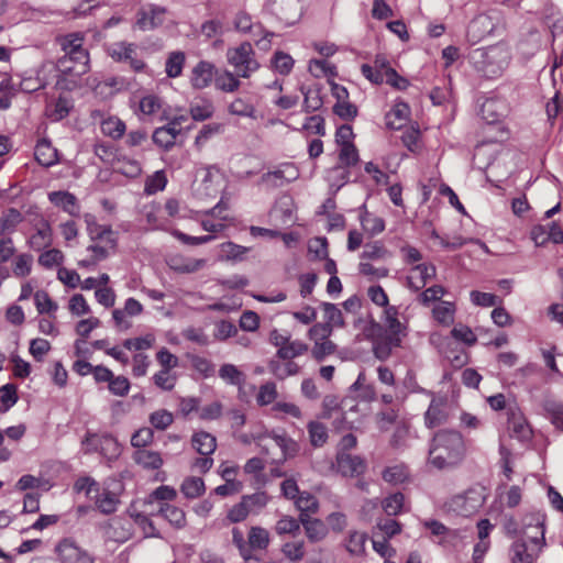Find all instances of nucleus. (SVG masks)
I'll list each match as a JSON object with an SVG mask.
<instances>
[{"label": "nucleus", "instance_id": "nucleus-49", "mask_svg": "<svg viewBox=\"0 0 563 563\" xmlns=\"http://www.w3.org/2000/svg\"><path fill=\"white\" fill-rule=\"evenodd\" d=\"M408 470L402 464L388 466L383 471V479L389 484H402L408 478Z\"/></svg>", "mask_w": 563, "mask_h": 563}, {"label": "nucleus", "instance_id": "nucleus-27", "mask_svg": "<svg viewBox=\"0 0 563 563\" xmlns=\"http://www.w3.org/2000/svg\"><path fill=\"white\" fill-rule=\"evenodd\" d=\"M133 460L145 470H158L163 465V459L156 451L141 449L135 451Z\"/></svg>", "mask_w": 563, "mask_h": 563}, {"label": "nucleus", "instance_id": "nucleus-13", "mask_svg": "<svg viewBox=\"0 0 563 563\" xmlns=\"http://www.w3.org/2000/svg\"><path fill=\"white\" fill-rule=\"evenodd\" d=\"M507 416L508 430L510 431L511 437L521 441L528 440L531 437V429L520 410L516 407H509L507 409Z\"/></svg>", "mask_w": 563, "mask_h": 563}, {"label": "nucleus", "instance_id": "nucleus-28", "mask_svg": "<svg viewBox=\"0 0 563 563\" xmlns=\"http://www.w3.org/2000/svg\"><path fill=\"white\" fill-rule=\"evenodd\" d=\"M360 222L362 229L369 235H377L385 230V221L383 218L368 212L365 207L360 213Z\"/></svg>", "mask_w": 563, "mask_h": 563}, {"label": "nucleus", "instance_id": "nucleus-33", "mask_svg": "<svg viewBox=\"0 0 563 563\" xmlns=\"http://www.w3.org/2000/svg\"><path fill=\"white\" fill-rule=\"evenodd\" d=\"M158 514L176 528H181L186 523L184 510L167 503L159 505Z\"/></svg>", "mask_w": 563, "mask_h": 563}, {"label": "nucleus", "instance_id": "nucleus-48", "mask_svg": "<svg viewBox=\"0 0 563 563\" xmlns=\"http://www.w3.org/2000/svg\"><path fill=\"white\" fill-rule=\"evenodd\" d=\"M176 139L177 135H175V131L166 125L157 128L153 133V142L164 150L173 147Z\"/></svg>", "mask_w": 563, "mask_h": 563}, {"label": "nucleus", "instance_id": "nucleus-64", "mask_svg": "<svg viewBox=\"0 0 563 563\" xmlns=\"http://www.w3.org/2000/svg\"><path fill=\"white\" fill-rule=\"evenodd\" d=\"M300 521L295 519L294 517L284 516L280 518L275 526V530L277 534H291L295 536L300 530Z\"/></svg>", "mask_w": 563, "mask_h": 563}, {"label": "nucleus", "instance_id": "nucleus-46", "mask_svg": "<svg viewBox=\"0 0 563 563\" xmlns=\"http://www.w3.org/2000/svg\"><path fill=\"white\" fill-rule=\"evenodd\" d=\"M64 55H76L77 52L87 51L84 48V37L79 33L67 34L59 41Z\"/></svg>", "mask_w": 563, "mask_h": 563}, {"label": "nucleus", "instance_id": "nucleus-1", "mask_svg": "<svg viewBox=\"0 0 563 563\" xmlns=\"http://www.w3.org/2000/svg\"><path fill=\"white\" fill-rule=\"evenodd\" d=\"M465 444L463 437L455 430H440L434 433L429 446V463L444 470L457 465L464 457Z\"/></svg>", "mask_w": 563, "mask_h": 563}, {"label": "nucleus", "instance_id": "nucleus-63", "mask_svg": "<svg viewBox=\"0 0 563 563\" xmlns=\"http://www.w3.org/2000/svg\"><path fill=\"white\" fill-rule=\"evenodd\" d=\"M308 68L310 74L317 78L335 75V67L325 59H311Z\"/></svg>", "mask_w": 563, "mask_h": 563}, {"label": "nucleus", "instance_id": "nucleus-61", "mask_svg": "<svg viewBox=\"0 0 563 563\" xmlns=\"http://www.w3.org/2000/svg\"><path fill=\"white\" fill-rule=\"evenodd\" d=\"M18 401L16 386L13 384H5L0 387V404L1 411H8Z\"/></svg>", "mask_w": 563, "mask_h": 563}, {"label": "nucleus", "instance_id": "nucleus-47", "mask_svg": "<svg viewBox=\"0 0 563 563\" xmlns=\"http://www.w3.org/2000/svg\"><path fill=\"white\" fill-rule=\"evenodd\" d=\"M70 107L66 98L59 97L53 103L47 104L46 115L52 121H60L69 113Z\"/></svg>", "mask_w": 563, "mask_h": 563}, {"label": "nucleus", "instance_id": "nucleus-19", "mask_svg": "<svg viewBox=\"0 0 563 563\" xmlns=\"http://www.w3.org/2000/svg\"><path fill=\"white\" fill-rule=\"evenodd\" d=\"M168 265L177 273L192 274L202 269L207 265V260L176 255L169 260Z\"/></svg>", "mask_w": 563, "mask_h": 563}, {"label": "nucleus", "instance_id": "nucleus-35", "mask_svg": "<svg viewBox=\"0 0 563 563\" xmlns=\"http://www.w3.org/2000/svg\"><path fill=\"white\" fill-rule=\"evenodd\" d=\"M295 505L300 511V519L302 517H310L311 514H316L319 508L318 499L310 493L303 492L298 495L295 499Z\"/></svg>", "mask_w": 563, "mask_h": 563}, {"label": "nucleus", "instance_id": "nucleus-24", "mask_svg": "<svg viewBox=\"0 0 563 563\" xmlns=\"http://www.w3.org/2000/svg\"><path fill=\"white\" fill-rule=\"evenodd\" d=\"M52 228L47 221H42L29 239V244L34 251H41L52 244Z\"/></svg>", "mask_w": 563, "mask_h": 563}, {"label": "nucleus", "instance_id": "nucleus-51", "mask_svg": "<svg viewBox=\"0 0 563 563\" xmlns=\"http://www.w3.org/2000/svg\"><path fill=\"white\" fill-rule=\"evenodd\" d=\"M455 306L450 301H441L433 308V317L441 324L449 325L454 320Z\"/></svg>", "mask_w": 563, "mask_h": 563}, {"label": "nucleus", "instance_id": "nucleus-9", "mask_svg": "<svg viewBox=\"0 0 563 563\" xmlns=\"http://www.w3.org/2000/svg\"><path fill=\"white\" fill-rule=\"evenodd\" d=\"M298 177L299 172L296 166L291 163H284L276 169L263 174L261 183L273 188H278L296 180Z\"/></svg>", "mask_w": 563, "mask_h": 563}, {"label": "nucleus", "instance_id": "nucleus-36", "mask_svg": "<svg viewBox=\"0 0 563 563\" xmlns=\"http://www.w3.org/2000/svg\"><path fill=\"white\" fill-rule=\"evenodd\" d=\"M493 30L490 19L481 14L473 19L468 25L467 33L474 41H479L484 34Z\"/></svg>", "mask_w": 563, "mask_h": 563}, {"label": "nucleus", "instance_id": "nucleus-7", "mask_svg": "<svg viewBox=\"0 0 563 563\" xmlns=\"http://www.w3.org/2000/svg\"><path fill=\"white\" fill-rule=\"evenodd\" d=\"M55 552L60 563H95L93 558L71 538L60 540Z\"/></svg>", "mask_w": 563, "mask_h": 563}, {"label": "nucleus", "instance_id": "nucleus-18", "mask_svg": "<svg viewBox=\"0 0 563 563\" xmlns=\"http://www.w3.org/2000/svg\"><path fill=\"white\" fill-rule=\"evenodd\" d=\"M241 79L243 78L238 76L233 70L223 69L221 71H216L213 82L217 90L225 93H233L240 89Z\"/></svg>", "mask_w": 563, "mask_h": 563}, {"label": "nucleus", "instance_id": "nucleus-21", "mask_svg": "<svg viewBox=\"0 0 563 563\" xmlns=\"http://www.w3.org/2000/svg\"><path fill=\"white\" fill-rule=\"evenodd\" d=\"M34 156L37 163L44 167H51L58 162L57 150L46 139L36 143Z\"/></svg>", "mask_w": 563, "mask_h": 563}, {"label": "nucleus", "instance_id": "nucleus-56", "mask_svg": "<svg viewBox=\"0 0 563 563\" xmlns=\"http://www.w3.org/2000/svg\"><path fill=\"white\" fill-rule=\"evenodd\" d=\"M277 396L278 393L276 384L274 382H267L260 386L256 395V402L261 407L268 406L271 404H275Z\"/></svg>", "mask_w": 563, "mask_h": 563}, {"label": "nucleus", "instance_id": "nucleus-38", "mask_svg": "<svg viewBox=\"0 0 563 563\" xmlns=\"http://www.w3.org/2000/svg\"><path fill=\"white\" fill-rule=\"evenodd\" d=\"M401 339L397 336H386L383 340L376 341L373 346L374 355L380 360H387L394 347L400 346Z\"/></svg>", "mask_w": 563, "mask_h": 563}, {"label": "nucleus", "instance_id": "nucleus-54", "mask_svg": "<svg viewBox=\"0 0 563 563\" xmlns=\"http://www.w3.org/2000/svg\"><path fill=\"white\" fill-rule=\"evenodd\" d=\"M241 500L244 503L250 514H258L268 503V496L264 492H257L251 495H244Z\"/></svg>", "mask_w": 563, "mask_h": 563}, {"label": "nucleus", "instance_id": "nucleus-12", "mask_svg": "<svg viewBox=\"0 0 563 563\" xmlns=\"http://www.w3.org/2000/svg\"><path fill=\"white\" fill-rule=\"evenodd\" d=\"M446 399L444 397H432L428 410L424 413V424L432 429L448 421Z\"/></svg>", "mask_w": 563, "mask_h": 563}, {"label": "nucleus", "instance_id": "nucleus-40", "mask_svg": "<svg viewBox=\"0 0 563 563\" xmlns=\"http://www.w3.org/2000/svg\"><path fill=\"white\" fill-rule=\"evenodd\" d=\"M250 553L253 550H264L268 547L269 534L268 531L262 527H252L249 532Z\"/></svg>", "mask_w": 563, "mask_h": 563}, {"label": "nucleus", "instance_id": "nucleus-41", "mask_svg": "<svg viewBox=\"0 0 563 563\" xmlns=\"http://www.w3.org/2000/svg\"><path fill=\"white\" fill-rule=\"evenodd\" d=\"M189 112L195 121H205L213 115L214 107L210 100L201 99L190 104Z\"/></svg>", "mask_w": 563, "mask_h": 563}, {"label": "nucleus", "instance_id": "nucleus-55", "mask_svg": "<svg viewBox=\"0 0 563 563\" xmlns=\"http://www.w3.org/2000/svg\"><path fill=\"white\" fill-rule=\"evenodd\" d=\"M167 185V177L164 170H156L145 180L144 192L146 195H154L165 189Z\"/></svg>", "mask_w": 563, "mask_h": 563}, {"label": "nucleus", "instance_id": "nucleus-31", "mask_svg": "<svg viewBox=\"0 0 563 563\" xmlns=\"http://www.w3.org/2000/svg\"><path fill=\"white\" fill-rule=\"evenodd\" d=\"M186 62V55L181 51L170 52L165 62V73L168 78H177L181 75Z\"/></svg>", "mask_w": 563, "mask_h": 563}, {"label": "nucleus", "instance_id": "nucleus-42", "mask_svg": "<svg viewBox=\"0 0 563 563\" xmlns=\"http://www.w3.org/2000/svg\"><path fill=\"white\" fill-rule=\"evenodd\" d=\"M271 64L276 73L285 76L292 70L295 60L289 54L277 51L272 56Z\"/></svg>", "mask_w": 563, "mask_h": 563}, {"label": "nucleus", "instance_id": "nucleus-4", "mask_svg": "<svg viewBox=\"0 0 563 563\" xmlns=\"http://www.w3.org/2000/svg\"><path fill=\"white\" fill-rule=\"evenodd\" d=\"M82 449L86 454L98 452L107 461L111 462L121 454V446L117 439L111 434L88 432L82 440Z\"/></svg>", "mask_w": 563, "mask_h": 563}, {"label": "nucleus", "instance_id": "nucleus-34", "mask_svg": "<svg viewBox=\"0 0 563 563\" xmlns=\"http://www.w3.org/2000/svg\"><path fill=\"white\" fill-rule=\"evenodd\" d=\"M228 111L232 115L242 118H256V109L254 104L246 98L238 97L228 107Z\"/></svg>", "mask_w": 563, "mask_h": 563}, {"label": "nucleus", "instance_id": "nucleus-17", "mask_svg": "<svg viewBox=\"0 0 563 563\" xmlns=\"http://www.w3.org/2000/svg\"><path fill=\"white\" fill-rule=\"evenodd\" d=\"M165 9L161 7H152L148 10L142 9L137 12L135 26L141 31H148L157 27L163 23Z\"/></svg>", "mask_w": 563, "mask_h": 563}, {"label": "nucleus", "instance_id": "nucleus-62", "mask_svg": "<svg viewBox=\"0 0 563 563\" xmlns=\"http://www.w3.org/2000/svg\"><path fill=\"white\" fill-rule=\"evenodd\" d=\"M150 423L157 430H166L174 421L173 413L166 409H161L150 415Z\"/></svg>", "mask_w": 563, "mask_h": 563}, {"label": "nucleus", "instance_id": "nucleus-15", "mask_svg": "<svg viewBox=\"0 0 563 563\" xmlns=\"http://www.w3.org/2000/svg\"><path fill=\"white\" fill-rule=\"evenodd\" d=\"M87 223V231L92 241L100 240L106 242L110 247H114L117 244V238L111 227L100 225L96 222V219L91 214L85 216Z\"/></svg>", "mask_w": 563, "mask_h": 563}, {"label": "nucleus", "instance_id": "nucleus-25", "mask_svg": "<svg viewBox=\"0 0 563 563\" xmlns=\"http://www.w3.org/2000/svg\"><path fill=\"white\" fill-rule=\"evenodd\" d=\"M192 448L201 455H211L217 449V440L211 433L199 431L191 438Z\"/></svg>", "mask_w": 563, "mask_h": 563}, {"label": "nucleus", "instance_id": "nucleus-43", "mask_svg": "<svg viewBox=\"0 0 563 563\" xmlns=\"http://www.w3.org/2000/svg\"><path fill=\"white\" fill-rule=\"evenodd\" d=\"M308 351V345L299 340H290L285 346L277 350V356L285 361H292V358L305 354Z\"/></svg>", "mask_w": 563, "mask_h": 563}, {"label": "nucleus", "instance_id": "nucleus-44", "mask_svg": "<svg viewBox=\"0 0 563 563\" xmlns=\"http://www.w3.org/2000/svg\"><path fill=\"white\" fill-rule=\"evenodd\" d=\"M542 406L551 422L563 432V404L547 399Z\"/></svg>", "mask_w": 563, "mask_h": 563}, {"label": "nucleus", "instance_id": "nucleus-14", "mask_svg": "<svg viewBox=\"0 0 563 563\" xmlns=\"http://www.w3.org/2000/svg\"><path fill=\"white\" fill-rule=\"evenodd\" d=\"M48 200L55 207L60 208L64 212L71 217H78L80 213V206L77 197L65 190L52 191L48 194Z\"/></svg>", "mask_w": 563, "mask_h": 563}, {"label": "nucleus", "instance_id": "nucleus-26", "mask_svg": "<svg viewBox=\"0 0 563 563\" xmlns=\"http://www.w3.org/2000/svg\"><path fill=\"white\" fill-rule=\"evenodd\" d=\"M103 135L117 141L123 137L126 131L125 123L115 115L104 118L100 123Z\"/></svg>", "mask_w": 563, "mask_h": 563}, {"label": "nucleus", "instance_id": "nucleus-6", "mask_svg": "<svg viewBox=\"0 0 563 563\" xmlns=\"http://www.w3.org/2000/svg\"><path fill=\"white\" fill-rule=\"evenodd\" d=\"M108 55L118 63H124L136 73L143 71L146 67L144 60L137 54V45L125 41L115 42L108 46Z\"/></svg>", "mask_w": 563, "mask_h": 563}, {"label": "nucleus", "instance_id": "nucleus-57", "mask_svg": "<svg viewBox=\"0 0 563 563\" xmlns=\"http://www.w3.org/2000/svg\"><path fill=\"white\" fill-rule=\"evenodd\" d=\"M34 302L38 313H48L53 318H55L54 313L58 309V306L55 301L51 299L46 291H36L34 294Z\"/></svg>", "mask_w": 563, "mask_h": 563}, {"label": "nucleus", "instance_id": "nucleus-2", "mask_svg": "<svg viewBox=\"0 0 563 563\" xmlns=\"http://www.w3.org/2000/svg\"><path fill=\"white\" fill-rule=\"evenodd\" d=\"M531 523L536 533L526 532V538L516 539L509 549L511 563H536L543 548L545 547V531L543 529V519L534 517Z\"/></svg>", "mask_w": 563, "mask_h": 563}, {"label": "nucleus", "instance_id": "nucleus-58", "mask_svg": "<svg viewBox=\"0 0 563 563\" xmlns=\"http://www.w3.org/2000/svg\"><path fill=\"white\" fill-rule=\"evenodd\" d=\"M268 437L275 442L276 446L280 449L284 460L296 454L298 445L286 434L272 433L268 434Z\"/></svg>", "mask_w": 563, "mask_h": 563}, {"label": "nucleus", "instance_id": "nucleus-29", "mask_svg": "<svg viewBox=\"0 0 563 563\" xmlns=\"http://www.w3.org/2000/svg\"><path fill=\"white\" fill-rule=\"evenodd\" d=\"M91 498H95L97 508L103 514L109 515L117 510L119 499L117 495L109 489H99Z\"/></svg>", "mask_w": 563, "mask_h": 563}, {"label": "nucleus", "instance_id": "nucleus-45", "mask_svg": "<svg viewBox=\"0 0 563 563\" xmlns=\"http://www.w3.org/2000/svg\"><path fill=\"white\" fill-rule=\"evenodd\" d=\"M60 74L57 63L44 62L35 71L36 78L41 79L40 84L44 89L51 81Z\"/></svg>", "mask_w": 563, "mask_h": 563}, {"label": "nucleus", "instance_id": "nucleus-16", "mask_svg": "<svg viewBox=\"0 0 563 563\" xmlns=\"http://www.w3.org/2000/svg\"><path fill=\"white\" fill-rule=\"evenodd\" d=\"M391 66L384 56H376L373 65L363 64L361 66L362 75L374 85H382L385 75Z\"/></svg>", "mask_w": 563, "mask_h": 563}, {"label": "nucleus", "instance_id": "nucleus-52", "mask_svg": "<svg viewBox=\"0 0 563 563\" xmlns=\"http://www.w3.org/2000/svg\"><path fill=\"white\" fill-rule=\"evenodd\" d=\"M405 506V496L401 493H395L382 501V507L387 516H397L399 515Z\"/></svg>", "mask_w": 563, "mask_h": 563}, {"label": "nucleus", "instance_id": "nucleus-50", "mask_svg": "<svg viewBox=\"0 0 563 563\" xmlns=\"http://www.w3.org/2000/svg\"><path fill=\"white\" fill-rule=\"evenodd\" d=\"M308 433L310 443L314 448L322 446L328 440V429L327 427L318 421H311L308 423Z\"/></svg>", "mask_w": 563, "mask_h": 563}, {"label": "nucleus", "instance_id": "nucleus-3", "mask_svg": "<svg viewBox=\"0 0 563 563\" xmlns=\"http://www.w3.org/2000/svg\"><path fill=\"white\" fill-rule=\"evenodd\" d=\"M225 57L233 71L243 79L252 77L261 67L256 53L250 42H243L235 47L228 48Z\"/></svg>", "mask_w": 563, "mask_h": 563}, {"label": "nucleus", "instance_id": "nucleus-5", "mask_svg": "<svg viewBox=\"0 0 563 563\" xmlns=\"http://www.w3.org/2000/svg\"><path fill=\"white\" fill-rule=\"evenodd\" d=\"M485 500L486 496L483 489L471 488L464 494L452 497L449 501V509L456 515L470 517L483 507Z\"/></svg>", "mask_w": 563, "mask_h": 563}, {"label": "nucleus", "instance_id": "nucleus-37", "mask_svg": "<svg viewBox=\"0 0 563 563\" xmlns=\"http://www.w3.org/2000/svg\"><path fill=\"white\" fill-rule=\"evenodd\" d=\"M268 367L271 373L279 380H284L289 376L297 375L300 372L299 365L294 361H287L286 363L272 361L269 362Z\"/></svg>", "mask_w": 563, "mask_h": 563}, {"label": "nucleus", "instance_id": "nucleus-20", "mask_svg": "<svg viewBox=\"0 0 563 563\" xmlns=\"http://www.w3.org/2000/svg\"><path fill=\"white\" fill-rule=\"evenodd\" d=\"M410 109L406 102H396L386 113L385 123L390 130H400L409 119Z\"/></svg>", "mask_w": 563, "mask_h": 563}, {"label": "nucleus", "instance_id": "nucleus-60", "mask_svg": "<svg viewBox=\"0 0 563 563\" xmlns=\"http://www.w3.org/2000/svg\"><path fill=\"white\" fill-rule=\"evenodd\" d=\"M32 264V255L26 253L18 255L12 263L13 275L19 278L27 276L31 273Z\"/></svg>", "mask_w": 563, "mask_h": 563}, {"label": "nucleus", "instance_id": "nucleus-39", "mask_svg": "<svg viewBox=\"0 0 563 563\" xmlns=\"http://www.w3.org/2000/svg\"><path fill=\"white\" fill-rule=\"evenodd\" d=\"M219 377L224 380L227 384L241 386L245 382V375L241 372L238 366L233 364H223L219 369Z\"/></svg>", "mask_w": 563, "mask_h": 563}, {"label": "nucleus", "instance_id": "nucleus-59", "mask_svg": "<svg viewBox=\"0 0 563 563\" xmlns=\"http://www.w3.org/2000/svg\"><path fill=\"white\" fill-rule=\"evenodd\" d=\"M180 490L187 498H197L203 494L205 483L200 477H188L183 482Z\"/></svg>", "mask_w": 563, "mask_h": 563}, {"label": "nucleus", "instance_id": "nucleus-8", "mask_svg": "<svg viewBox=\"0 0 563 563\" xmlns=\"http://www.w3.org/2000/svg\"><path fill=\"white\" fill-rule=\"evenodd\" d=\"M57 65L62 75L79 78L89 70L88 51L77 52L76 55H63L58 58Z\"/></svg>", "mask_w": 563, "mask_h": 563}, {"label": "nucleus", "instance_id": "nucleus-23", "mask_svg": "<svg viewBox=\"0 0 563 563\" xmlns=\"http://www.w3.org/2000/svg\"><path fill=\"white\" fill-rule=\"evenodd\" d=\"M435 276V267L432 264H417L411 269V274L408 277V283L410 287L416 290L424 287L427 282Z\"/></svg>", "mask_w": 563, "mask_h": 563}, {"label": "nucleus", "instance_id": "nucleus-30", "mask_svg": "<svg viewBox=\"0 0 563 563\" xmlns=\"http://www.w3.org/2000/svg\"><path fill=\"white\" fill-rule=\"evenodd\" d=\"M305 528L308 539L312 542L322 540L327 536V527L320 519H311L310 517H302L300 519Z\"/></svg>", "mask_w": 563, "mask_h": 563}, {"label": "nucleus", "instance_id": "nucleus-53", "mask_svg": "<svg viewBox=\"0 0 563 563\" xmlns=\"http://www.w3.org/2000/svg\"><path fill=\"white\" fill-rule=\"evenodd\" d=\"M321 307L323 310L325 324H329L332 329L343 327L344 320L342 311L334 303L322 302Z\"/></svg>", "mask_w": 563, "mask_h": 563}, {"label": "nucleus", "instance_id": "nucleus-10", "mask_svg": "<svg viewBox=\"0 0 563 563\" xmlns=\"http://www.w3.org/2000/svg\"><path fill=\"white\" fill-rule=\"evenodd\" d=\"M338 473L345 477H356L365 473L367 464L360 455L338 452L335 457Z\"/></svg>", "mask_w": 563, "mask_h": 563}, {"label": "nucleus", "instance_id": "nucleus-22", "mask_svg": "<svg viewBox=\"0 0 563 563\" xmlns=\"http://www.w3.org/2000/svg\"><path fill=\"white\" fill-rule=\"evenodd\" d=\"M143 214L147 223V230H167L169 220L162 214V209L158 203L146 205L143 209Z\"/></svg>", "mask_w": 563, "mask_h": 563}, {"label": "nucleus", "instance_id": "nucleus-11", "mask_svg": "<svg viewBox=\"0 0 563 563\" xmlns=\"http://www.w3.org/2000/svg\"><path fill=\"white\" fill-rule=\"evenodd\" d=\"M217 68L213 63L208 60L198 62L190 73V85L194 89L202 90L208 88L214 81Z\"/></svg>", "mask_w": 563, "mask_h": 563}, {"label": "nucleus", "instance_id": "nucleus-32", "mask_svg": "<svg viewBox=\"0 0 563 563\" xmlns=\"http://www.w3.org/2000/svg\"><path fill=\"white\" fill-rule=\"evenodd\" d=\"M384 323L389 332L387 336H397L401 339V336L406 334L405 327L398 320V310L396 307H387L384 310Z\"/></svg>", "mask_w": 563, "mask_h": 563}]
</instances>
